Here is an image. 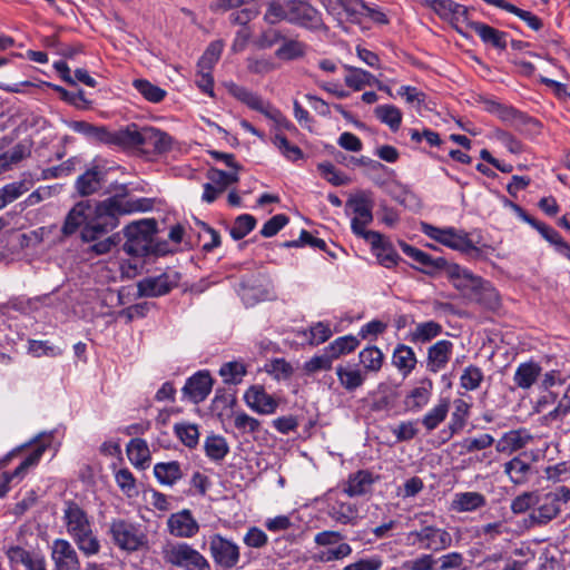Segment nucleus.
Returning <instances> with one entry per match:
<instances>
[{"label":"nucleus","mask_w":570,"mask_h":570,"mask_svg":"<svg viewBox=\"0 0 570 570\" xmlns=\"http://www.w3.org/2000/svg\"><path fill=\"white\" fill-rule=\"evenodd\" d=\"M360 341L356 336L345 335L334 340L328 346H326V351L331 353L334 360H336L342 355L355 351Z\"/></svg>","instance_id":"obj_49"},{"label":"nucleus","mask_w":570,"mask_h":570,"mask_svg":"<svg viewBox=\"0 0 570 570\" xmlns=\"http://www.w3.org/2000/svg\"><path fill=\"white\" fill-rule=\"evenodd\" d=\"M209 551L215 563L224 569H232L239 561V547L218 533L210 537Z\"/></svg>","instance_id":"obj_14"},{"label":"nucleus","mask_w":570,"mask_h":570,"mask_svg":"<svg viewBox=\"0 0 570 570\" xmlns=\"http://www.w3.org/2000/svg\"><path fill=\"white\" fill-rule=\"evenodd\" d=\"M246 374V365L237 361L224 363L219 368V375L226 384L237 385Z\"/></svg>","instance_id":"obj_47"},{"label":"nucleus","mask_w":570,"mask_h":570,"mask_svg":"<svg viewBox=\"0 0 570 570\" xmlns=\"http://www.w3.org/2000/svg\"><path fill=\"white\" fill-rule=\"evenodd\" d=\"M379 478V475H374V473L368 470H358L348 475L344 493L351 498L365 495L372 491V487Z\"/></svg>","instance_id":"obj_23"},{"label":"nucleus","mask_w":570,"mask_h":570,"mask_svg":"<svg viewBox=\"0 0 570 570\" xmlns=\"http://www.w3.org/2000/svg\"><path fill=\"white\" fill-rule=\"evenodd\" d=\"M569 501L570 488L566 485L557 487L544 494L540 493V502L529 513L525 523L531 528L547 525L561 513L562 505Z\"/></svg>","instance_id":"obj_6"},{"label":"nucleus","mask_w":570,"mask_h":570,"mask_svg":"<svg viewBox=\"0 0 570 570\" xmlns=\"http://www.w3.org/2000/svg\"><path fill=\"white\" fill-rule=\"evenodd\" d=\"M127 456L136 468L145 469L150 461V451L144 439H132L127 444Z\"/></svg>","instance_id":"obj_39"},{"label":"nucleus","mask_w":570,"mask_h":570,"mask_svg":"<svg viewBox=\"0 0 570 570\" xmlns=\"http://www.w3.org/2000/svg\"><path fill=\"white\" fill-rule=\"evenodd\" d=\"M446 277L453 287L464 296L474 297L480 302H484L491 308L499 306V294L490 282L474 275L468 268L456 263H451L448 267Z\"/></svg>","instance_id":"obj_4"},{"label":"nucleus","mask_w":570,"mask_h":570,"mask_svg":"<svg viewBox=\"0 0 570 570\" xmlns=\"http://www.w3.org/2000/svg\"><path fill=\"white\" fill-rule=\"evenodd\" d=\"M455 7L456 8H453L451 11L448 21L460 32H462L463 27L471 30V23H475L476 21L470 20L469 8L458 2H455Z\"/></svg>","instance_id":"obj_61"},{"label":"nucleus","mask_w":570,"mask_h":570,"mask_svg":"<svg viewBox=\"0 0 570 570\" xmlns=\"http://www.w3.org/2000/svg\"><path fill=\"white\" fill-rule=\"evenodd\" d=\"M106 171L100 166H92L80 175L75 184L80 196H89L97 193L105 181Z\"/></svg>","instance_id":"obj_24"},{"label":"nucleus","mask_w":570,"mask_h":570,"mask_svg":"<svg viewBox=\"0 0 570 570\" xmlns=\"http://www.w3.org/2000/svg\"><path fill=\"white\" fill-rule=\"evenodd\" d=\"M128 147H142L146 151L165 154L171 149L173 138L165 131L154 127L139 128L136 124L128 125Z\"/></svg>","instance_id":"obj_9"},{"label":"nucleus","mask_w":570,"mask_h":570,"mask_svg":"<svg viewBox=\"0 0 570 570\" xmlns=\"http://www.w3.org/2000/svg\"><path fill=\"white\" fill-rule=\"evenodd\" d=\"M541 371V366L533 361L521 363L514 372V384L522 390H528L537 382Z\"/></svg>","instance_id":"obj_33"},{"label":"nucleus","mask_w":570,"mask_h":570,"mask_svg":"<svg viewBox=\"0 0 570 570\" xmlns=\"http://www.w3.org/2000/svg\"><path fill=\"white\" fill-rule=\"evenodd\" d=\"M450 402L442 399L438 405L431 409L422 419V424L428 431L435 430L449 413Z\"/></svg>","instance_id":"obj_48"},{"label":"nucleus","mask_w":570,"mask_h":570,"mask_svg":"<svg viewBox=\"0 0 570 570\" xmlns=\"http://www.w3.org/2000/svg\"><path fill=\"white\" fill-rule=\"evenodd\" d=\"M46 451L45 445H37L28 456H26L21 463L12 472H3L0 479V498L6 495L9 491V483L13 480H22L31 466H35L40 461L43 452Z\"/></svg>","instance_id":"obj_17"},{"label":"nucleus","mask_w":570,"mask_h":570,"mask_svg":"<svg viewBox=\"0 0 570 570\" xmlns=\"http://www.w3.org/2000/svg\"><path fill=\"white\" fill-rule=\"evenodd\" d=\"M358 357L365 370L371 372H379L384 360L383 353L376 346H367L363 348L360 352Z\"/></svg>","instance_id":"obj_52"},{"label":"nucleus","mask_w":570,"mask_h":570,"mask_svg":"<svg viewBox=\"0 0 570 570\" xmlns=\"http://www.w3.org/2000/svg\"><path fill=\"white\" fill-rule=\"evenodd\" d=\"M255 225L256 219L254 216L249 214L239 215L229 229L230 236L233 239L239 240L249 234L255 228Z\"/></svg>","instance_id":"obj_56"},{"label":"nucleus","mask_w":570,"mask_h":570,"mask_svg":"<svg viewBox=\"0 0 570 570\" xmlns=\"http://www.w3.org/2000/svg\"><path fill=\"white\" fill-rule=\"evenodd\" d=\"M61 519L66 532L86 557L100 552L101 546L94 530L92 518L82 507L73 500H66Z\"/></svg>","instance_id":"obj_3"},{"label":"nucleus","mask_w":570,"mask_h":570,"mask_svg":"<svg viewBox=\"0 0 570 570\" xmlns=\"http://www.w3.org/2000/svg\"><path fill=\"white\" fill-rule=\"evenodd\" d=\"M410 546H417L420 549L438 553L452 546V535L444 529L436 525H423L419 530L410 531L406 534Z\"/></svg>","instance_id":"obj_10"},{"label":"nucleus","mask_w":570,"mask_h":570,"mask_svg":"<svg viewBox=\"0 0 570 570\" xmlns=\"http://www.w3.org/2000/svg\"><path fill=\"white\" fill-rule=\"evenodd\" d=\"M207 177L222 193L230 185L239 180L237 170L234 173H226L217 168H210Z\"/></svg>","instance_id":"obj_58"},{"label":"nucleus","mask_w":570,"mask_h":570,"mask_svg":"<svg viewBox=\"0 0 570 570\" xmlns=\"http://www.w3.org/2000/svg\"><path fill=\"white\" fill-rule=\"evenodd\" d=\"M128 126L119 130H109L105 126L94 127L89 141L92 144H104L128 148Z\"/></svg>","instance_id":"obj_26"},{"label":"nucleus","mask_w":570,"mask_h":570,"mask_svg":"<svg viewBox=\"0 0 570 570\" xmlns=\"http://www.w3.org/2000/svg\"><path fill=\"white\" fill-rule=\"evenodd\" d=\"M570 413V385L567 387L566 393L559 400L558 405L549 411L544 419L549 422L562 421Z\"/></svg>","instance_id":"obj_63"},{"label":"nucleus","mask_w":570,"mask_h":570,"mask_svg":"<svg viewBox=\"0 0 570 570\" xmlns=\"http://www.w3.org/2000/svg\"><path fill=\"white\" fill-rule=\"evenodd\" d=\"M422 384V386L413 389L406 395L404 400L406 410L417 412L429 403L433 383L431 380L426 379Z\"/></svg>","instance_id":"obj_38"},{"label":"nucleus","mask_w":570,"mask_h":570,"mask_svg":"<svg viewBox=\"0 0 570 570\" xmlns=\"http://www.w3.org/2000/svg\"><path fill=\"white\" fill-rule=\"evenodd\" d=\"M538 502H540L539 491H525L512 499L510 509L513 514H523L535 509Z\"/></svg>","instance_id":"obj_44"},{"label":"nucleus","mask_w":570,"mask_h":570,"mask_svg":"<svg viewBox=\"0 0 570 570\" xmlns=\"http://www.w3.org/2000/svg\"><path fill=\"white\" fill-rule=\"evenodd\" d=\"M153 208L149 198L127 199L115 195L91 205L90 200L78 202L67 214L61 234L65 237L73 235L81 226V239L86 243L98 240L119 225L121 215L148 212Z\"/></svg>","instance_id":"obj_1"},{"label":"nucleus","mask_w":570,"mask_h":570,"mask_svg":"<svg viewBox=\"0 0 570 570\" xmlns=\"http://www.w3.org/2000/svg\"><path fill=\"white\" fill-rule=\"evenodd\" d=\"M31 188V181L19 180L12 181L0 188V210L9 204L20 198Z\"/></svg>","instance_id":"obj_41"},{"label":"nucleus","mask_w":570,"mask_h":570,"mask_svg":"<svg viewBox=\"0 0 570 570\" xmlns=\"http://www.w3.org/2000/svg\"><path fill=\"white\" fill-rule=\"evenodd\" d=\"M306 52V46L295 39H286L285 37L282 40L281 46L275 51L276 58L281 60H295L302 58Z\"/></svg>","instance_id":"obj_45"},{"label":"nucleus","mask_w":570,"mask_h":570,"mask_svg":"<svg viewBox=\"0 0 570 570\" xmlns=\"http://www.w3.org/2000/svg\"><path fill=\"white\" fill-rule=\"evenodd\" d=\"M204 450L212 461H222L228 454L229 446L225 438L212 434L205 439Z\"/></svg>","instance_id":"obj_43"},{"label":"nucleus","mask_w":570,"mask_h":570,"mask_svg":"<svg viewBox=\"0 0 570 570\" xmlns=\"http://www.w3.org/2000/svg\"><path fill=\"white\" fill-rule=\"evenodd\" d=\"M49 301H50V295L45 294L41 296H36L33 298H27V299H23L20 297H14V298L10 299L8 304L14 311H18L21 313H29L32 311H37L40 305L49 306L50 305Z\"/></svg>","instance_id":"obj_51"},{"label":"nucleus","mask_w":570,"mask_h":570,"mask_svg":"<svg viewBox=\"0 0 570 570\" xmlns=\"http://www.w3.org/2000/svg\"><path fill=\"white\" fill-rule=\"evenodd\" d=\"M327 514L335 522L341 524H355L358 518L357 507L350 502L341 499H335L327 505Z\"/></svg>","instance_id":"obj_27"},{"label":"nucleus","mask_w":570,"mask_h":570,"mask_svg":"<svg viewBox=\"0 0 570 570\" xmlns=\"http://www.w3.org/2000/svg\"><path fill=\"white\" fill-rule=\"evenodd\" d=\"M471 30L474 31L483 43L492 46L498 50H505L508 46V33L495 29L484 22L476 21L471 23Z\"/></svg>","instance_id":"obj_28"},{"label":"nucleus","mask_w":570,"mask_h":570,"mask_svg":"<svg viewBox=\"0 0 570 570\" xmlns=\"http://www.w3.org/2000/svg\"><path fill=\"white\" fill-rule=\"evenodd\" d=\"M494 438L491 434L484 433L475 438H466L462 441L461 446L466 453L485 450L492 446Z\"/></svg>","instance_id":"obj_62"},{"label":"nucleus","mask_w":570,"mask_h":570,"mask_svg":"<svg viewBox=\"0 0 570 570\" xmlns=\"http://www.w3.org/2000/svg\"><path fill=\"white\" fill-rule=\"evenodd\" d=\"M373 207L374 202L371 191L357 193L346 202V208L351 209L354 215L351 222L352 232L371 245H376L382 240V234L374 230H366V226L373 220Z\"/></svg>","instance_id":"obj_5"},{"label":"nucleus","mask_w":570,"mask_h":570,"mask_svg":"<svg viewBox=\"0 0 570 570\" xmlns=\"http://www.w3.org/2000/svg\"><path fill=\"white\" fill-rule=\"evenodd\" d=\"M336 375L340 384L348 392H353L361 387L365 381V376L361 370L352 367L351 365L336 366Z\"/></svg>","instance_id":"obj_40"},{"label":"nucleus","mask_w":570,"mask_h":570,"mask_svg":"<svg viewBox=\"0 0 570 570\" xmlns=\"http://www.w3.org/2000/svg\"><path fill=\"white\" fill-rule=\"evenodd\" d=\"M416 355L411 346L399 344L392 355L393 365L404 375H409L416 365Z\"/></svg>","instance_id":"obj_35"},{"label":"nucleus","mask_w":570,"mask_h":570,"mask_svg":"<svg viewBox=\"0 0 570 570\" xmlns=\"http://www.w3.org/2000/svg\"><path fill=\"white\" fill-rule=\"evenodd\" d=\"M485 3L498 7L510 13L515 14L523 20L532 30L538 31L542 28V21L539 17L530 11L518 8L517 6L505 0H483Z\"/></svg>","instance_id":"obj_37"},{"label":"nucleus","mask_w":570,"mask_h":570,"mask_svg":"<svg viewBox=\"0 0 570 570\" xmlns=\"http://www.w3.org/2000/svg\"><path fill=\"white\" fill-rule=\"evenodd\" d=\"M163 560L183 570H210L208 560L187 542H167L161 548Z\"/></svg>","instance_id":"obj_7"},{"label":"nucleus","mask_w":570,"mask_h":570,"mask_svg":"<svg viewBox=\"0 0 570 570\" xmlns=\"http://www.w3.org/2000/svg\"><path fill=\"white\" fill-rule=\"evenodd\" d=\"M167 527L171 535L181 539H190L199 531V524L188 509L173 513L167 520Z\"/></svg>","instance_id":"obj_16"},{"label":"nucleus","mask_w":570,"mask_h":570,"mask_svg":"<svg viewBox=\"0 0 570 570\" xmlns=\"http://www.w3.org/2000/svg\"><path fill=\"white\" fill-rule=\"evenodd\" d=\"M244 400L253 411L259 414H272L278 406V402L262 385H252L245 392Z\"/></svg>","instance_id":"obj_19"},{"label":"nucleus","mask_w":570,"mask_h":570,"mask_svg":"<svg viewBox=\"0 0 570 570\" xmlns=\"http://www.w3.org/2000/svg\"><path fill=\"white\" fill-rule=\"evenodd\" d=\"M273 144L278 148L281 154L289 161H297L304 158L303 150L298 146L292 145L284 135L276 134L273 138Z\"/></svg>","instance_id":"obj_55"},{"label":"nucleus","mask_w":570,"mask_h":570,"mask_svg":"<svg viewBox=\"0 0 570 570\" xmlns=\"http://www.w3.org/2000/svg\"><path fill=\"white\" fill-rule=\"evenodd\" d=\"M132 86L147 101L153 104L163 101L167 95L165 89L146 79H135Z\"/></svg>","instance_id":"obj_46"},{"label":"nucleus","mask_w":570,"mask_h":570,"mask_svg":"<svg viewBox=\"0 0 570 570\" xmlns=\"http://www.w3.org/2000/svg\"><path fill=\"white\" fill-rule=\"evenodd\" d=\"M504 472L515 485L525 484L533 474L531 464L524 462L519 456L513 458L504 464Z\"/></svg>","instance_id":"obj_34"},{"label":"nucleus","mask_w":570,"mask_h":570,"mask_svg":"<svg viewBox=\"0 0 570 570\" xmlns=\"http://www.w3.org/2000/svg\"><path fill=\"white\" fill-rule=\"evenodd\" d=\"M372 247L376 252V257L380 264L386 268L395 266L401 259L400 255L392 247V245L384 238L383 235L382 240L376 245H372Z\"/></svg>","instance_id":"obj_50"},{"label":"nucleus","mask_w":570,"mask_h":570,"mask_svg":"<svg viewBox=\"0 0 570 570\" xmlns=\"http://www.w3.org/2000/svg\"><path fill=\"white\" fill-rule=\"evenodd\" d=\"M443 326L435 321H426L417 323L409 334L410 342L414 344H425L440 336Z\"/></svg>","instance_id":"obj_32"},{"label":"nucleus","mask_w":570,"mask_h":570,"mask_svg":"<svg viewBox=\"0 0 570 570\" xmlns=\"http://www.w3.org/2000/svg\"><path fill=\"white\" fill-rule=\"evenodd\" d=\"M157 230L155 219H142L131 223L125 228L126 242L124 250L136 257L148 255L153 250L154 235Z\"/></svg>","instance_id":"obj_8"},{"label":"nucleus","mask_w":570,"mask_h":570,"mask_svg":"<svg viewBox=\"0 0 570 570\" xmlns=\"http://www.w3.org/2000/svg\"><path fill=\"white\" fill-rule=\"evenodd\" d=\"M453 343L449 340H440L428 348L426 368L431 373L444 370L453 353Z\"/></svg>","instance_id":"obj_20"},{"label":"nucleus","mask_w":570,"mask_h":570,"mask_svg":"<svg viewBox=\"0 0 570 570\" xmlns=\"http://www.w3.org/2000/svg\"><path fill=\"white\" fill-rule=\"evenodd\" d=\"M532 436L524 429L512 430L504 433L495 444V449L500 453H512L523 449Z\"/></svg>","instance_id":"obj_29"},{"label":"nucleus","mask_w":570,"mask_h":570,"mask_svg":"<svg viewBox=\"0 0 570 570\" xmlns=\"http://www.w3.org/2000/svg\"><path fill=\"white\" fill-rule=\"evenodd\" d=\"M469 409L470 406L465 401L461 399L454 401V411L449 423L451 434L460 432L465 426Z\"/></svg>","instance_id":"obj_54"},{"label":"nucleus","mask_w":570,"mask_h":570,"mask_svg":"<svg viewBox=\"0 0 570 570\" xmlns=\"http://www.w3.org/2000/svg\"><path fill=\"white\" fill-rule=\"evenodd\" d=\"M483 379L484 375L480 367L475 365H469L463 370V373L460 377V384L466 391H474L480 387Z\"/></svg>","instance_id":"obj_57"},{"label":"nucleus","mask_w":570,"mask_h":570,"mask_svg":"<svg viewBox=\"0 0 570 570\" xmlns=\"http://www.w3.org/2000/svg\"><path fill=\"white\" fill-rule=\"evenodd\" d=\"M51 559L56 570H79L80 559L75 547L66 539H55L51 544Z\"/></svg>","instance_id":"obj_15"},{"label":"nucleus","mask_w":570,"mask_h":570,"mask_svg":"<svg viewBox=\"0 0 570 570\" xmlns=\"http://www.w3.org/2000/svg\"><path fill=\"white\" fill-rule=\"evenodd\" d=\"M423 232L431 239H434L449 248L473 256H479L481 254V249L474 246L468 233L463 230H458L453 227L439 228L424 224Z\"/></svg>","instance_id":"obj_11"},{"label":"nucleus","mask_w":570,"mask_h":570,"mask_svg":"<svg viewBox=\"0 0 570 570\" xmlns=\"http://www.w3.org/2000/svg\"><path fill=\"white\" fill-rule=\"evenodd\" d=\"M180 274L166 271L157 276H148L137 283L138 297H159L167 295L179 285Z\"/></svg>","instance_id":"obj_12"},{"label":"nucleus","mask_w":570,"mask_h":570,"mask_svg":"<svg viewBox=\"0 0 570 570\" xmlns=\"http://www.w3.org/2000/svg\"><path fill=\"white\" fill-rule=\"evenodd\" d=\"M334 357H332L331 353L324 348L323 354L315 355L311 360L304 363V371L307 374H313L318 371H328L332 368Z\"/></svg>","instance_id":"obj_59"},{"label":"nucleus","mask_w":570,"mask_h":570,"mask_svg":"<svg viewBox=\"0 0 570 570\" xmlns=\"http://www.w3.org/2000/svg\"><path fill=\"white\" fill-rule=\"evenodd\" d=\"M225 86L230 96H233L242 104L246 105L249 109L258 111L264 116L272 107V104L269 101L264 100L261 95L249 90L244 86H239L235 82H227Z\"/></svg>","instance_id":"obj_21"},{"label":"nucleus","mask_w":570,"mask_h":570,"mask_svg":"<svg viewBox=\"0 0 570 570\" xmlns=\"http://www.w3.org/2000/svg\"><path fill=\"white\" fill-rule=\"evenodd\" d=\"M109 533L115 544L126 551H137L146 541L145 534L137 525L126 520H112Z\"/></svg>","instance_id":"obj_13"},{"label":"nucleus","mask_w":570,"mask_h":570,"mask_svg":"<svg viewBox=\"0 0 570 570\" xmlns=\"http://www.w3.org/2000/svg\"><path fill=\"white\" fill-rule=\"evenodd\" d=\"M6 556L11 564H23L27 570H47L42 556L31 553L20 546L9 547Z\"/></svg>","instance_id":"obj_25"},{"label":"nucleus","mask_w":570,"mask_h":570,"mask_svg":"<svg viewBox=\"0 0 570 570\" xmlns=\"http://www.w3.org/2000/svg\"><path fill=\"white\" fill-rule=\"evenodd\" d=\"M174 432L185 446L189 449H194L197 446L199 441V432L197 425L188 423H177L174 426Z\"/></svg>","instance_id":"obj_53"},{"label":"nucleus","mask_w":570,"mask_h":570,"mask_svg":"<svg viewBox=\"0 0 570 570\" xmlns=\"http://www.w3.org/2000/svg\"><path fill=\"white\" fill-rule=\"evenodd\" d=\"M487 505V498L480 492H459L455 493L451 509L455 512H474Z\"/></svg>","instance_id":"obj_30"},{"label":"nucleus","mask_w":570,"mask_h":570,"mask_svg":"<svg viewBox=\"0 0 570 570\" xmlns=\"http://www.w3.org/2000/svg\"><path fill=\"white\" fill-rule=\"evenodd\" d=\"M375 117L387 125L392 131H397L402 124V112L394 105H380L374 109Z\"/></svg>","instance_id":"obj_42"},{"label":"nucleus","mask_w":570,"mask_h":570,"mask_svg":"<svg viewBox=\"0 0 570 570\" xmlns=\"http://www.w3.org/2000/svg\"><path fill=\"white\" fill-rule=\"evenodd\" d=\"M225 86L230 96H233L242 104L246 105L249 109L258 111L264 116L272 107V104L269 101L264 100L261 95L249 90L244 86H239L235 82H227Z\"/></svg>","instance_id":"obj_22"},{"label":"nucleus","mask_w":570,"mask_h":570,"mask_svg":"<svg viewBox=\"0 0 570 570\" xmlns=\"http://www.w3.org/2000/svg\"><path fill=\"white\" fill-rule=\"evenodd\" d=\"M154 474L159 483L170 487L184 476L178 461L156 463L154 465Z\"/></svg>","instance_id":"obj_36"},{"label":"nucleus","mask_w":570,"mask_h":570,"mask_svg":"<svg viewBox=\"0 0 570 570\" xmlns=\"http://www.w3.org/2000/svg\"><path fill=\"white\" fill-rule=\"evenodd\" d=\"M264 20L271 24L287 21L309 30L325 28L322 13L308 0H269Z\"/></svg>","instance_id":"obj_2"},{"label":"nucleus","mask_w":570,"mask_h":570,"mask_svg":"<svg viewBox=\"0 0 570 570\" xmlns=\"http://www.w3.org/2000/svg\"><path fill=\"white\" fill-rule=\"evenodd\" d=\"M317 169L320 170L322 177L333 186H344L350 181V179L340 173L330 161L318 164Z\"/></svg>","instance_id":"obj_60"},{"label":"nucleus","mask_w":570,"mask_h":570,"mask_svg":"<svg viewBox=\"0 0 570 570\" xmlns=\"http://www.w3.org/2000/svg\"><path fill=\"white\" fill-rule=\"evenodd\" d=\"M344 69L347 73L344 77L345 85L354 91H361L366 86H374L379 83V79L371 72L356 68L350 65H344Z\"/></svg>","instance_id":"obj_31"},{"label":"nucleus","mask_w":570,"mask_h":570,"mask_svg":"<svg viewBox=\"0 0 570 570\" xmlns=\"http://www.w3.org/2000/svg\"><path fill=\"white\" fill-rule=\"evenodd\" d=\"M212 387L213 379L209 372L199 371L186 381L183 393L193 403L198 404L209 395Z\"/></svg>","instance_id":"obj_18"},{"label":"nucleus","mask_w":570,"mask_h":570,"mask_svg":"<svg viewBox=\"0 0 570 570\" xmlns=\"http://www.w3.org/2000/svg\"><path fill=\"white\" fill-rule=\"evenodd\" d=\"M436 558L432 553H422L417 558L403 563L405 570H435Z\"/></svg>","instance_id":"obj_64"}]
</instances>
